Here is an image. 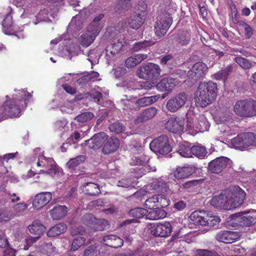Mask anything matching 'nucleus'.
Wrapping results in <instances>:
<instances>
[{"label": "nucleus", "instance_id": "dca6fc26", "mask_svg": "<svg viewBox=\"0 0 256 256\" xmlns=\"http://www.w3.org/2000/svg\"><path fill=\"white\" fill-rule=\"evenodd\" d=\"M52 198L50 192H42L36 195L32 202V206L34 209L40 210L48 204Z\"/></svg>", "mask_w": 256, "mask_h": 256}, {"label": "nucleus", "instance_id": "9b49d317", "mask_svg": "<svg viewBox=\"0 0 256 256\" xmlns=\"http://www.w3.org/2000/svg\"><path fill=\"white\" fill-rule=\"evenodd\" d=\"M184 120L181 118L173 116L170 117L165 124V128L174 134H180L184 130Z\"/></svg>", "mask_w": 256, "mask_h": 256}, {"label": "nucleus", "instance_id": "09e8293b", "mask_svg": "<svg viewBox=\"0 0 256 256\" xmlns=\"http://www.w3.org/2000/svg\"><path fill=\"white\" fill-rule=\"evenodd\" d=\"M80 44L84 46L88 47L94 40L96 37L88 33L82 34Z\"/></svg>", "mask_w": 256, "mask_h": 256}, {"label": "nucleus", "instance_id": "8fccbe9b", "mask_svg": "<svg viewBox=\"0 0 256 256\" xmlns=\"http://www.w3.org/2000/svg\"><path fill=\"white\" fill-rule=\"evenodd\" d=\"M190 40V34L188 31H183L178 37V42L182 46L187 45Z\"/></svg>", "mask_w": 256, "mask_h": 256}, {"label": "nucleus", "instance_id": "37998d69", "mask_svg": "<svg viewBox=\"0 0 256 256\" xmlns=\"http://www.w3.org/2000/svg\"><path fill=\"white\" fill-rule=\"evenodd\" d=\"M100 254L98 244H94L88 246L84 252V256H98Z\"/></svg>", "mask_w": 256, "mask_h": 256}, {"label": "nucleus", "instance_id": "6ab92c4d", "mask_svg": "<svg viewBox=\"0 0 256 256\" xmlns=\"http://www.w3.org/2000/svg\"><path fill=\"white\" fill-rule=\"evenodd\" d=\"M196 170L193 166L179 167L174 172V176L178 180L188 178L196 172Z\"/></svg>", "mask_w": 256, "mask_h": 256}, {"label": "nucleus", "instance_id": "cd10ccee", "mask_svg": "<svg viewBox=\"0 0 256 256\" xmlns=\"http://www.w3.org/2000/svg\"><path fill=\"white\" fill-rule=\"evenodd\" d=\"M132 7L131 0H116L114 6V11L120 14L124 13Z\"/></svg>", "mask_w": 256, "mask_h": 256}, {"label": "nucleus", "instance_id": "774afa93", "mask_svg": "<svg viewBox=\"0 0 256 256\" xmlns=\"http://www.w3.org/2000/svg\"><path fill=\"white\" fill-rule=\"evenodd\" d=\"M126 73V70L125 68L118 67L114 71V75L116 78H119L124 76Z\"/></svg>", "mask_w": 256, "mask_h": 256}, {"label": "nucleus", "instance_id": "9d476101", "mask_svg": "<svg viewBox=\"0 0 256 256\" xmlns=\"http://www.w3.org/2000/svg\"><path fill=\"white\" fill-rule=\"evenodd\" d=\"M151 233L156 237H168L172 232V226L170 222L154 224L150 228Z\"/></svg>", "mask_w": 256, "mask_h": 256}, {"label": "nucleus", "instance_id": "393cba45", "mask_svg": "<svg viewBox=\"0 0 256 256\" xmlns=\"http://www.w3.org/2000/svg\"><path fill=\"white\" fill-rule=\"evenodd\" d=\"M68 208L65 206H56L50 211V215L54 220H60L66 216Z\"/></svg>", "mask_w": 256, "mask_h": 256}, {"label": "nucleus", "instance_id": "412c9836", "mask_svg": "<svg viewBox=\"0 0 256 256\" xmlns=\"http://www.w3.org/2000/svg\"><path fill=\"white\" fill-rule=\"evenodd\" d=\"M208 214L202 210L192 212L190 216V220L196 225L206 226L208 224Z\"/></svg>", "mask_w": 256, "mask_h": 256}, {"label": "nucleus", "instance_id": "0eeeda50", "mask_svg": "<svg viewBox=\"0 0 256 256\" xmlns=\"http://www.w3.org/2000/svg\"><path fill=\"white\" fill-rule=\"evenodd\" d=\"M188 98V95L186 92L178 94L168 100L166 108L171 112H176L184 105Z\"/></svg>", "mask_w": 256, "mask_h": 256}, {"label": "nucleus", "instance_id": "4be33fe9", "mask_svg": "<svg viewBox=\"0 0 256 256\" xmlns=\"http://www.w3.org/2000/svg\"><path fill=\"white\" fill-rule=\"evenodd\" d=\"M248 212H242L236 214V215L240 216V222L241 224L246 226H250L256 222V210H252L250 214L242 216L243 214H247Z\"/></svg>", "mask_w": 256, "mask_h": 256}, {"label": "nucleus", "instance_id": "a211bd4d", "mask_svg": "<svg viewBox=\"0 0 256 256\" xmlns=\"http://www.w3.org/2000/svg\"><path fill=\"white\" fill-rule=\"evenodd\" d=\"M178 84L176 78H164L161 80L156 85L158 90L161 92H170Z\"/></svg>", "mask_w": 256, "mask_h": 256}, {"label": "nucleus", "instance_id": "a878e982", "mask_svg": "<svg viewBox=\"0 0 256 256\" xmlns=\"http://www.w3.org/2000/svg\"><path fill=\"white\" fill-rule=\"evenodd\" d=\"M104 244L111 248H118L123 245V240L116 235H108L103 238Z\"/></svg>", "mask_w": 256, "mask_h": 256}, {"label": "nucleus", "instance_id": "c85d7f7f", "mask_svg": "<svg viewBox=\"0 0 256 256\" xmlns=\"http://www.w3.org/2000/svg\"><path fill=\"white\" fill-rule=\"evenodd\" d=\"M146 58V54H134L126 60L125 66L128 68L134 67Z\"/></svg>", "mask_w": 256, "mask_h": 256}, {"label": "nucleus", "instance_id": "4c0bfd02", "mask_svg": "<svg viewBox=\"0 0 256 256\" xmlns=\"http://www.w3.org/2000/svg\"><path fill=\"white\" fill-rule=\"evenodd\" d=\"M86 160V156L83 155L78 156L74 158H70L67 162L66 166L70 169L74 170Z\"/></svg>", "mask_w": 256, "mask_h": 256}, {"label": "nucleus", "instance_id": "72a5a7b5", "mask_svg": "<svg viewBox=\"0 0 256 256\" xmlns=\"http://www.w3.org/2000/svg\"><path fill=\"white\" fill-rule=\"evenodd\" d=\"M30 232L32 234L40 236L46 230V227L41 224L40 220H36L28 226Z\"/></svg>", "mask_w": 256, "mask_h": 256}, {"label": "nucleus", "instance_id": "603ef678", "mask_svg": "<svg viewBox=\"0 0 256 256\" xmlns=\"http://www.w3.org/2000/svg\"><path fill=\"white\" fill-rule=\"evenodd\" d=\"M156 200L157 201V208H166L169 205V200L167 199L164 195L156 194Z\"/></svg>", "mask_w": 256, "mask_h": 256}, {"label": "nucleus", "instance_id": "f704fd0d", "mask_svg": "<svg viewBox=\"0 0 256 256\" xmlns=\"http://www.w3.org/2000/svg\"><path fill=\"white\" fill-rule=\"evenodd\" d=\"M41 164L42 168H44L40 170V172L53 170L55 168L54 161L52 158H46L44 156H41Z\"/></svg>", "mask_w": 256, "mask_h": 256}, {"label": "nucleus", "instance_id": "1a4fd4ad", "mask_svg": "<svg viewBox=\"0 0 256 256\" xmlns=\"http://www.w3.org/2000/svg\"><path fill=\"white\" fill-rule=\"evenodd\" d=\"M158 98V96H145L138 99L136 102L128 100H124V104L128 106V107L130 109L138 110L140 108V107L150 105L157 101Z\"/></svg>", "mask_w": 256, "mask_h": 256}, {"label": "nucleus", "instance_id": "ddd939ff", "mask_svg": "<svg viewBox=\"0 0 256 256\" xmlns=\"http://www.w3.org/2000/svg\"><path fill=\"white\" fill-rule=\"evenodd\" d=\"M146 12L142 11L140 13L134 12L132 13L128 18V24L130 28L138 30L140 28L144 22Z\"/></svg>", "mask_w": 256, "mask_h": 256}, {"label": "nucleus", "instance_id": "e2e57ef3", "mask_svg": "<svg viewBox=\"0 0 256 256\" xmlns=\"http://www.w3.org/2000/svg\"><path fill=\"white\" fill-rule=\"evenodd\" d=\"M228 74V71L226 70H223L214 74L212 76L217 80H225L227 78Z\"/></svg>", "mask_w": 256, "mask_h": 256}, {"label": "nucleus", "instance_id": "6e6d98bb", "mask_svg": "<svg viewBox=\"0 0 256 256\" xmlns=\"http://www.w3.org/2000/svg\"><path fill=\"white\" fill-rule=\"evenodd\" d=\"M236 62L244 69H249L252 67V64L247 60L241 57L235 58Z\"/></svg>", "mask_w": 256, "mask_h": 256}, {"label": "nucleus", "instance_id": "3c124183", "mask_svg": "<svg viewBox=\"0 0 256 256\" xmlns=\"http://www.w3.org/2000/svg\"><path fill=\"white\" fill-rule=\"evenodd\" d=\"M238 26L242 30H244L245 37L246 38H250L253 34V30L252 28L244 22H239Z\"/></svg>", "mask_w": 256, "mask_h": 256}, {"label": "nucleus", "instance_id": "b1692460", "mask_svg": "<svg viewBox=\"0 0 256 256\" xmlns=\"http://www.w3.org/2000/svg\"><path fill=\"white\" fill-rule=\"evenodd\" d=\"M157 109L154 107L146 108L143 110L140 115L135 119L134 122L138 124L152 118L156 114Z\"/></svg>", "mask_w": 256, "mask_h": 256}, {"label": "nucleus", "instance_id": "680f3d73", "mask_svg": "<svg viewBox=\"0 0 256 256\" xmlns=\"http://www.w3.org/2000/svg\"><path fill=\"white\" fill-rule=\"evenodd\" d=\"M11 216L10 212L7 210H0V222L8 221L10 218Z\"/></svg>", "mask_w": 256, "mask_h": 256}, {"label": "nucleus", "instance_id": "39448f33", "mask_svg": "<svg viewBox=\"0 0 256 256\" xmlns=\"http://www.w3.org/2000/svg\"><path fill=\"white\" fill-rule=\"evenodd\" d=\"M150 148L154 153L162 155L167 154L172 150L168 138L166 135H162L154 139L150 144Z\"/></svg>", "mask_w": 256, "mask_h": 256}, {"label": "nucleus", "instance_id": "f8f14e48", "mask_svg": "<svg viewBox=\"0 0 256 256\" xmlns=\"http://www.w3.org/2000/svg\"><path fill=\"white\" fill-rule=\"evenodd\" d=\"M231 160L226 157H220L209 162V170L212 172L218 174L228 166H230Z\"/></svg>", "mask_w": 256, "mask_h": 256}, {"label": "nucleus", "instance_id": "20e7f679", "mask_svg": "<svg viewBox=\"0 0 256 256\" xmlns=\"http://www.w3.org/2000/svg\"><path fill=\"white\" fill-rule=\"evenodd\" d=\"M82 223L87 226L91 230L102 231L109 228L108 222L104 218H96L92 214H86L82 218Z\"/></svg>", "mask_w": 256, "mask_h": 256}, {"label": "nucleus", "instance_id": "2eb2a0df", "mask_svg": "<svg viewBox=\"0 0 256 256\" xmlns=\"http://www.w3.org/2000/svg\"><path fill=\"white\" fill-rule=\"evenodd\" d=\"M240 236V233L238 232L222 230L217 234L216 238L219 242L230 244L238 240Z\"/></svg>", "mask_w": 256, "mask_h": 256}, {"label": "nucleus", "instance_id": "c9c22d12", "mask_svg": "<svg viewBox=\"0 0 256 256\" xmlns=\"http://www.w3.org/2000/svg\"><path fill=\"white\" fill-rule=\"evenodd\" d=\"M190 142H184L180 145L177 152L184 158L192 157V146Z\"/></svg>", "mask_w": 256, "mask_h": 256}, {"label": "nucleus", "instance_id": "423d86ee", "mask_svg": "<svg viewBox=\"0 0 256 256\" xmlns=\"http://www.w3.org/2000/svg\"><path fill=\"white\" fill-rule=\"evenodd\" d=\"M160 72L161 70L158 65L149 62L139 67L136 74L141 78L154 80L159 76Z\"/></svg>", "mask_w": 256, "mask_h": 256}, {"label": "nucleus", "instance_id": "7c9ffc66", "mask_svg": "<svg viewBox=\"0 0 256 256\" xmlns=\"http://www.w3.org/2000/svg\"><path fill=\"white\" fill-rule=\"evenodd\" d=\"M214 119L218 124H224V125L222 126V127H228V128H225L224 132H228L230 131V126H232V122H231L230 118L226 114H222L218 116H214Z\"/></svg>", "mask_w": 256, "mask_h": 256}, {"label": "nucleus", "instance_id": "f03ea898", "mask_svg": "<svg viewBox=\"0 0 256 256\" xmlns=\"http://www.w3.org/2000/svg\"><path fill=\"white\" fill-rule=\"evenodd\" d=\"M31 94L24 90H19L12 99L6 100L1 108L2 118H18L21 115L22 110L27 106L26 101Z\"/></svg>", "mask_w": 256, "mask_h": 256}, {"label": "nucleus", "instance_id": "c756f323", "mask_svg": "<svg viewBox=\"0 0 256 256\" xmlns=\"http://www.w3.org/2000/svg\"><path fill=\"white\" fill-rule=\"evenodd\" d=\"M67 230V226L62 222L58 223L51 227L47 232L48 237H54L64 233Z\"/></svg>", "mask_w": 256, "mask_h": 256}, {"label": "nucleus", "instance_id": "bf43d9fd", "mask_svg": "<svg viewBox=\"0 0 256 256\" xmlns=\"http://www.w3.org/2000/svg\"><path fill=\"white\" fill-rule=\"evenodd\" d=\"M13 24L12 18L10 16H6L2 21V25L4 31L10 32Z\"/></svg>", "mask_w": 256, "mask_h": 256}, {"label": "nucleus", "instance_id": "79ce46f5", "mask_svg": "<svg viewBox=\"0 0 256 256\" xmlns=\"http://www.w3.org/2000/svg\"><path fill=\"white\" fill-rule=\"evenodd\" d=\"M110 130L112 132L120 134L126 130V126L118 121L115 122L108 126Z\"/></svg>", "mask_w": 256, "mask_h": 256}, {"label": "nucleus", "instance_id": "e433bc0d", "mask_svg": "<svg viewBox=\"0 0 256 256\" xmlns=\"http://www.w3.org/2000/svg\"><path fill=\"white\" fill-rule=\"evenodd\" d=\"M166 216V213L165 210H161L159 208H156L154 210H152L146 214V218L150 220H158L165 218Z\"/></svg>", "mask_w": 256, "mask_h": 256}, {"label": "nucleus", "instance_id": "052dcab7", "mask_svg": "<svg viewBox=\"0 0 256 256\" xmlns=\"http://www.w3.org/2000/svg\"><path fill=\"white\" fill-rule=\"evenodd\" d=\"M209 93H210L211 100H214L216 98L217 86L213 82H209Z\"/></svg>", "mask_w": 256, "mask_h": 256}, {"label": "nucleus", "instance_id": "4d7b16f0", "mask_svg": "<svg viewBox=\"0 0 256 256\" xmlns=\"http://www.w3.org/2000/svg\"><path fill=\"white\" fill-rule=\"evenodd\" d=\"M151 44L150 42L146 40L137 42L134 44L132 49L134 51H138L149 46Z\"/></svg>", "mask_w": 256, "mask_h": 256}, {"label": "nucleus", "instance_id": "de8ad7c7", "mask_svg": "<svg viewBox=\"0 0 256 256\" xmlns=\"http://www.w3.org/2000/svg\"><path fill=\"white\" fill-rule=\"evenodd\" d=\"M148 210L144 208H136L130 210L129 214L130 216L136 218H141L146 216Z\"/></svg>", "mask_w": 256, "mask_h": 256}, {"label": "nucleus", "instance_id": "f257e3e1", "mask_svg": "<svg viewBox=\"0 0 256 256\" xmlns=\"http://www.w3.org/2000/svg\"><path fill=\"white\" fill-rule=\"evenodd\" d=\"M246 193L240 188L234 186L218 196L212 197L210 204L214 206L230 210L243 203Z\"/></svg>", "mask_w": 256, "mask_h": 256}, {"label": "nucleus", "instance_id": "49530a36", "mask_svg": "<svg viewBox=\"0 0 256 256\" xmlns=\"http://www.w3.org/2000/svg\"><path fill=\"white\" fill-rule=\"evenodd\" d=\"M94 116L92 112H86L78 115L74 118L78 122H86L91 120Z\"/></svg>", "mask_w": 256, "mask_h": 256}, {"label": "nucleus", "instance_id": "338daca9", "mask_svg": "<svg viewBox=\"0 0 256 256\" xmlns=\"http://www.w3.org/2000/svg\"><path fill=\"white\" fill-rule=\"evenodd\" d=\"M28 207V204L25 203H18L14 206V208L15 211L21 212L24 211Z\"/></svg>", "mask_w": 256, "mask_h": 256}, {"label": "nucleus", "instance_id": "ea45409f", "mask_svg": "<svg viewBox=\"0 0 256 256\" xmlns=\"http://www.w3.org/2000/svg\"><path fill=\"white\" fill-rule=\"evenodd\" d=\"M256 116V100L252 98L248 99V106L245 117L251 118Z\"/></svg>", "mask_w": 256, "mask_h": 256}, {"label": "nucleus", "instance_id": "473e14b6", "mask_svg": "<svg viewBox=\"0 0 256 256\" xmlns=\"http://www.w3.org/2000/svg\"><path fill=\"white\" fill-rule=\"evenodd\" d=\"M83 192L88 195L96 196L100 193L99 186L94 182H87L84 185Z\"/></svg>", "mask_w": 256, "mask_h": 256}, {"label": "nucleus", "instance_id": "a19ab883", "mask_svg": "<svg viewBox=\"0 0 256 256\" xmlns=\"http://www.w3.org/2000/svg\"><path fill=\"white\" fill-rule=\"evenodd\" d=\"M206 148L204 146H192V156L194 155L199 158H203L206 156Z\"/></svg>", "mask_w": 256, "mask_h": 256}, {"label": "nucleus", "instance_id": "2f4dec72", "mask_svg": "<svg viewBox=\"0 0 256 256\" xmlns=\"http://www.w3.org/2000/svg\"><path fill=\"white\" fill-rule=\"evenodd\" d=\"M248 99L238 100L234 106V111L238 116L245 117Z\"/></svg>", "mask_w": 256, "mask_h": 256}, {"label": "nucleus", "instance_id": "5fc2aeb1", "mask_svg": "<svg viewBox=\"0 0 256 256\" xmlns=\"http://www.w3.org/2000/svg\"><path fill=\"white\" fill-rule=\"evenodd\" d=\"M156 198V196L154 195L147 199L145 202L146 208L150 210H154L158 208Z\"/></svg>", "mask_w": 256, "mask_h": 256}, {"label": "nucleus", "instance_id": "4468645a", "mask_svg": "<svg viewBox=\"0 0 256 256\" xmlns=\"http://www.w3.org/2000/svg\"><path fill=\"white\" fill-rule=\"evenodd\" d=\"M108 137V135L104 132L97 133L90 139L86 140V144L90 148L96 150L102 146Z\"/></svg>", "mask_w": 256, "mask_h": 256}, {"label": "nucleus", "instance_id": "c03bdc74", "mask_svg": "<svg viewBox=\"0 0 256 256\" xmlns=\"http://www.w3.org/2000/svg\"><path fill=\"white\" fill-rule=\"evenodd\" d=\"M55 250V248L51 242L44 244L40 247V252L47 256H52Z\"/></svg>", "mask_w": 256, "mask_h": 256}, {"label": "nucleus", "instance_id": "f3484780", "mask_svg": "<svg viewBox=\"0 0 256 256\" xmlns=\"http://www.w3.org/2000/svg\"><path fill=\"white\" fill-rule=\"evenodd\" d=\"M172 22L170 17L165 16L158 21L154 25L155 33L158 36H164Z\"/></svg>", "mask_w": 256, "mask_h": 256}, {"label": "nucleus", "instance_id": "13d9d810", "mask_svg": "<svg viewBox=\"0 0 256 256\" xmlns=\"http://www.w3.org/2000/svg\"><path fill=\"white\" fill-rule=\"evenodd\" d=\"M166 184L162 180L154 182L151 186L157 192H162L166 188Z\"/></svg>", "mask_w": 256, "mask_h": 256}, {"label": "nucleus", "instance_id": "0e129e2a", "mask_svg": "<svg viewBox=\"0 0 256 256\" xmlns=\"http://www.w3.org/2000/svg\"><path fill=\"white\" fill-rule=\"evenodd\" d=\"M8 244V240L6 237L4 232L0 230V248H5Z\"/></svg>", "mask_w": 256, "mask_h": 256}, {"label": "nucleus", "instance_id": "a18cd8bd", "mask_svg": "<svg viewBox=\"0 0 256 256\" xmlns=\"http://www.w3.org/2000/svg\"><path fill=\"white\" fill-rule=\"evenodd\" d=\"M102 28V24H96L94 22H91L88 26L87 31L91 35L96 37Z\"/></svg>", "mask_w": 256, "mask_h": 256}, {"label": "nucleus", "instance_id": "58836bf2", "mask_svg": "<svg viewBox=\"0 0 256 256\" xmlns=\"http://www.w3.org/2000/svg\"><path fill=\"white\" fill-rule=\"evenodd\" d=\"M150 160L148 156L142 154L138 156H133L130 162V164L132 166H145Z\"/></svg>", "mask_w": 256, "mask_h": 256}, {"label": "nucleus", "instance_id": "7ed1b4c3", "mask_svg": "<svg viewBox=\"0 0 256 256\" xmlns=\"http://www.w3.org/2000/svg\"><path fill=\"white\" fill-rule=\"evenodd\" d=\"M231 142L234 148L242 150L256 147V134L253 132H243L233 138Z\"/></svg>", "mask_w": 256, "mask_h": 256}, {"label": "nucleus", "instance_id": "5701e85b", "mask_svg": "<svg viewBox=\"0 0 256 256\" xmlns=\"http://www.w3.org/2000/svg\"><path fill=\"white\" fill-rule=\"evenodd\" d=\"M208 69L206 65L202 62H198L194 64L191 70L188 72L192 78H198L202 76Z\"/></svg>", "mask_w": 256, "mask_h": 256}, {"label": "nucleus", "instance_id": "69168bd1", "mask_svg": "<svg viewBox=\"0 0 256 256\" xmlns=\"http://www.w3.org/2000/svg\"><path fill=\"white\" fill-rule=\"evenodd\" d=\"M220 222V218L216 216H209V226H217Z\"/></svg>", "mask_w": 256, "mask_h": 256}, {"label": "nucleus", "instance_id": "aec40b11", "mask_svg": "<svg viewBox=\"0 0 256 256\" xmlns=\"http://www.w3.org/2000/svg\"><path fill=\"white\" fill-rule=\"evenodd\" d=\"M119 146V140L115 136H111L107 138V141L102 148V152L104 154H110L116 151Z\"/></svg>", "mask_w": 256, "mask_h": 256}, {"label": "nucleus", "instance_id": "bb28decb", "mask_svg": "<svg viewBox=\"0 0 256 256\" xmlns=\"http://www.w3.org/2000/svg\"><path fill=\"white\" fill-rule=\"evenodd\" d=\"M123 46L122 40H120L111 44L106 48V56L109 58L114 56L122 50Z\"/></svg>", "mask_w": 256, "mask_h": 256}, {"label": "nucleus", "instance_id": "6e6552de", "mask_svg": "<svg viewBox=\"0 0 256 256\" xmlns=\"http://www.w3.org/2000/svg\"><path fill=\"white\" fill-rule=\"evenodd\" d=\"M195 96V102L197 106H206L208 105V82H201L198 86Z\"/></svg>", "mask_w": 256, "mask_h": 256}, {"label": "nucleus", "instance_id": "864d4df0", "mask_svg": "<svg viewBox=\"0 0 256 256\" xmlns=\"http://www.w3.org/2000/svg\"><path fill=\"white\" fill-rule=\"evenodd\" d=\"M86 238L84 237H78L74 238L71 245V250L76 251L78 250L84 244Z\"/></svg>", "mask_w": 256, "mask_h": 256}]
</instances>
